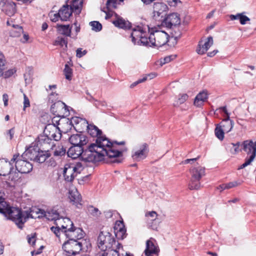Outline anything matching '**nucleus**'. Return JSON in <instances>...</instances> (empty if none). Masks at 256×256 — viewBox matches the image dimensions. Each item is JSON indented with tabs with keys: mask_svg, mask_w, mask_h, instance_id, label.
Returning <instances> with one entry per match:
<instances>
[{
	"mask_svg": "<svg viewBox=\"0 0 256 256\" xmlns=\"http://www.w3.org/2000/svg\"><path fill=\"white\" fill-rule=\"evenodd\" d=\"M122 152L116 150L114 145H89L82 155V159L85 162H96L104 160L105 156L108 158L122 156Z\"/></svg>",
	"mask_w": 256,
	"mask_h": 256,
	"instance_id": "f257e3e1",
	"label": "nucleus"
},
{
	"mask_svg": "<svg viewBox=\"0 0 256 256\" xmlns=\"http://www.w3.org/2000/svg\"><path fill=\"white\" fill-rule=\"evenodd\" d=\"M32 210L33 208H32L28 210L22 211L18 208L12 207L7 210V213L9 219L14 222L18 226L22 229L24 224L29 218H36V216L32 212Z\"/></svg>",
	"mask_w": 256,
	"mask_h": 256,
	"instance_id": "f03ea898",
	"label": "nucleus"
},
{
	"mask_svg": "<svg viewBox=\"0 0 256 256\" xmlns=\"http://www.w3.org/2000/svg\"><path fill=\"white\" fill-rule=\"evenodd\" d=\"M148 44L147 46L160 47L168 42V36L165 32L152 29L149 30Z\"/></svg>",
	"mask_w": 256,
	"mask_h": 256,
	"instance_id": "7ed1b4c3",
	"label": "nucleus"
},
{
	"mask_svg": "<svg viewBox=\"0 0 256 256\" xmlns=\"http://www.w3.org/2000/svg\"><path fill=\"white\" fill-rule=\"evenodd\" d=\"M24 153L31 160L39 163H42L50 156L46 151L40 150L38 145H30L26 148Z\"/></svg>",
	"mask_w": 256,
	"mask_h": 256,
	"instance_id": "20e7f679",
	"label": "nucleus"
},
{
	"mask_svg": "<svg viewBox=\"0 0 256 256\" xmlns=\"http://www.w3.org/2000/svg\"><path fill=\"white\" fill-rule=\"evenodd\" d=\"M150 30L148 26L142 27L138 26L132 29L131 33L132 41L134 44H142L147 46L148 44V36L146 33V30Z\"/></svg>",
	"mask_w": 256,
	"mask_h": 256,
	"instance_id": "39448f33",
	"label": "nucleus"
},
{
	"mask_svg": "<svg viewBox=\"0 0 256 256\" xmlns=\"http://www.w3.org/2000/svg\"><path fill=\"white\" fill-rule=\"evenodd\" d=\"M84 168L80 162L68 163L64 166L63 175L64 180L68 182H72L78 174H80Z\"/></svg>",
	"mask_w": 256,
	"mask_h": 256,
	"instance_id": "423d86ee",
	"label": "nucleus"
},
{
	"mask_svg": "<svg viewBox=\"0 0 256 256\" xmlns=\"http://www.w3.org/2000/svg\"><path fill=\"white\" fill-rule=\"evenodd\" d=\"M54 224L56 226H52L50 230L58 238H60L61 235L64 234L65 230L70 229L74 224L72 221L69 218H63L62 214L56 220Z\"/></svg>",
	"mask_w": 256,
	"mask_h": 256,
	"instance_id": "0eeeda50",
	"label": "nucleus"
},
{
	"mask_svg": "<svg viewBox=\"0 0 256 256\" xmlns=\"http://www.w3.org/2000/svg\"><path fill=\"white\" fill-rule=\"evenodd\" d=\"M86 130L88 133L92 137H96V144H102L104 142H106V144H125L126 142L124 141L120 142L110 141L105 135L102 134V131L100 130L94 124H90Z\"/></svg>",
	"mask_w": 256,
	"mask_h": 256,
	"instance_id": "6e6552de",
	"label": "nucleus"
},
{
	"mask_svg": "<svg viewBox=\"0 0 256 256\" xmlns=\"http://www.w3.org/2000/svg\"><path fill=\"white\" fill-rule=\"evenodd\" d=\"M62 212V208H59L58 206L54 207L50 210L46 212L36 208H33V210H32V212L36 216V218H41L45 217L48 220H54L55 222L60 216Z\"/></svg>",
	"mask_w": 256,
	"mask_h": 256,
	"instance_id": "1a4fd4ad",
	"label": "nucleus"
},
{
	"mask_svg": "<svg viewBox=\"0 0 256 256\" xmlns=\"http://www.w3.org/2000/svg\"><path fill=\"white\" fill-rule=\"evenodd\" d=\"M98 248L104 252H106V251L108 249L110 250V248L112 245L115 243V240L112 236V234L107 231H102L99 234L98 238Z\"/></svg>",
	"mask_w": 256,
	"mask_h": 256,
	"instance_id": "9d476101",
	"label": "nucleus"
},
{
	"mask_svg": "<svg viewBox=\"0 0 256 256\" xmlns=\"http://www.w3.org/2000/svg\"><path fill=\"white\" fill-rule=\"evenodd\" d=\"M12 161L15 164L16 170L22 174H28L32 170V165L29 162L22 160L20 154H15L12 158Z\"/></svg>",
	"mask_w": 256,
	"mask_h": 256,
	"instance_id": "9b49d317",
	"label": "nucleus"
},
{
	"mask_svg": "<svg viewBox=\"0 0 256 256\" xmlns=\"http://www.w3.org/2000/svg\"><path fill=\"white\" fill-rule=\"evenodd\" d=\"M50 111L58 117L64 118L70 114L68 107L60 100H57L51 106Z\"/></svg>",
	"mask_w": 256,
	"mask_h": 256,
	"instance_id": "f8f14e48",
	"label": "nucleus"
},
{
	"mask_svg": "<svg viewBox=\"0 0 256 256\" xmlns=\"http://www.w3.org/2000/svg\"><path fill=\"white\" fill-rule=\"evenodd\" d=\"M62 248L68 254L75 255L82 250V243L77 240H68L62 244Z\"/></svg>",
	"mask_w": 256,
	"mask_h": 256,
	"instance_id": "ddd939ff",
	"label": "nucleus"
},
{
	"mask_svg": "<svg viewBox=\"0 0 256 256\" xmlns=\"http://www.w3.org/2000/svg\"><path fill=\"white\" fill-rule=\"evenodd\" d=\"M148 152V145H138L132 150V157L134 161L140 162L146 158Z\"/></svg>",
	"mask_w": 256,
	"mask_h": 256,
	"instance_id": "4468645a",
	"label": "nucleus"
},
{
	"mask_svg": "<svg viewBox=\"0 0 256 256\" xmlns=\"http://www.w3.org/2000/svg\"><path fill=\"white\" fill-rule=\"evenodd\" d=\"M84 233L82 228H76L73 224L72 228L65 230L64 234L62 235L68 240H79L84 238Z\"/></svg>",
	"mask_w": 256,
	"mask_h": 256,
	"instance_id": "2eb2a0df",
	"label": "nucleus"
},
{
	"mask_svg": "<svg viewBox=\"0 0 256 256\" xmlns=\"http://www.w3.org/2000/svg\"><path fill=\"white\" fill-rule=\"evenodd\" d=\"M168 10L167 6L161 2L154 3V5L153 17L156 20L162 22L166 16Z\"/></svg>",
	"mask_w": 256,
	"mask_h": 256,
	"instance_id": "dca6fc26",
	"label": "nucleus"
},
{
	"mask_svg": "<svg viewBox=\"0 0 256 256\" xmlns=\"http://www.w3.org/2000/svg\"><path fill=\"white\" fill-rule=\"evenodd\" d=\"M162 22L166 28H172L180 24V19L177 13H172L164 18Z\"/></svg>",
	"mask_w": 256,
	"mask_h": 256,
	"instance_id": "f3484780",
	"label": "nucleus"
},
{
	"mask_svg": "<svg viewBox=\"0 0 256 256\" xmlns=\"http://www.w3.org/2000/svg\"><path fill=\"white\" fill-rule=\"evenodd\" d=\"M14 162L12 161L4 160H0V176H6L7 175H11V172L13 170ZM9 178H10V176Z\"/></svg>",
	"mask_w": 256,
	"mask_h": 256,
	"instance_id": "a211bd4d",
	"label": "nucleus"
},
{
	"mask_svg": "<svg viewBox=\"0 0 256 256\" xmlns=\"http://www.w3.org/2000/svg\"><path fill=\"white\" fill-rule=\"evenodd\" d=\"M84 145H72L67 152L68 156L72 159H76L80 156L82 158V155L84 151L82 147Z\"/></svg>",
	"mask_w": 256,
	"mask_h": 256,
	"instance_id": "6ab92c4d",
	"label": "nucleus"
},
{
	"mask_svg": "<svg viewBox=\"0 0 256 256\" xmlns=\"http://www.w3.org/2000/svg\"><path fill=\"white\" fill-rule=\"evenodd\" d=\"M81 118H82L78 116L72 117L70 120L66 118L64 120L65 122H63V120L60 121L58 124L62 128L64 126H66V130L68 129H71L72 126L75 129V127L76 126V124H78Z\"/></svg>",
	"mask_w": 256,
	"mask_h": 256,
	"instance_id": "aec40b11",
	"label": "nucleus"
},
{
	"mask_svg": "<svg viewBox=\"0 0 256 256\" xmlns=\"http://www.w3.org/2000/svg\"><path fill=\"white\" fill-rule=\"evenodd\" d=\"M101 256H130L126 252L124 253L122 246L118 243L116 250H110L108 252H103Z\"/></svg>",
	"mask_w": 256,
	"mask_h": 256,
	"instance_id": "412c9836",
	"label": "nucleus"
},
{
	"mask_svg": "<svg viewBox=\"0 0 256 256\" xmlns=\"http://www.w3.org/2000/svg\"><path fill=\"white\" fill-rule=\"evenodd\" d=\"M154 240L150 238L146 242V248L144 250V254H156L158 255L160 250L158 246L154 244Z\"/></svg>",
	"mask_w": 256,
	"mask_h": 256,
	"instance_id": "4be33fe9",
	"label": "nucleus"
},
{
	"mask_svg": "<svg viewBox=\"0 0 256 256\" xmlns=\"http://www.w3.org/2000/svg\"><path fill=\"white\" fill-rule=\"evenodd\" d=\"M2 3L4 4L2 10L10 16H13L16 12V5L14 2L7 0H2Z\"/></svg>",
	"mask_w": 256,
	"mask_h": 256,
	"instance_id": "5701e85b",
	"label": "nucleus"
},
{
	"mask_svg": "<svg viewBox=\"0 0 256 256\" xmlns=\"http://www.w3.org/2000/svg\"><path fill=\"white\" fill-rule=\"evenodd\" d=\"M68 197L70 202L72 204L76 205L78 208H79L78 205H82L80 203L82 197L76 189L74 188L70 190Z\"/></svg>",
	"mask_w": 256,
	"mask_h": 256,
	"instance_id": "b1692460",
	"label": "nucleus"
},
{
	"mask_svg": "<svg viewBox=\"0 0 256 256\" xmlns=\"http://www.w3.org/2000/svg\"><path fill=\"white\" fill-rule=\"evenodd\" d=\"M191 178L193 180H200L205 174V168L202 166H198L190 169Z\"/></svg>",
	"mask_w": 256,
	"mask_h": 256,
	"instance_id": "393cba45",
	"label": "nucleus"
},
{
	"mask_svg": "<svg viewBox=\"0 0 256 256\" xmlns=\"http://www.w3.org/2000/svg\"><path fill=\"white\" fill-rule=\"evenodd\" d=\"M72 10L69 7L68 5H64L58 10L60 18L62 21H66L72 16Z\"/></svg>",
	"mask_w": 256,
	"mask_h": 256,
	"instance_id": "a878e982",
	"label": "nucleus"
},
{
	"mask_svg": "<svg viewBox=\"0 0 256 256\" xmlns=\"http://www.w3.org/2000/svg\"><path fill=\"white\" fill-rule=\"evenodd\" d=\"M202 42H200L198 46L196 49V52L199 54H204L208 48L213 44L214 41L212 36H209L207 38L206 42L204 44H201Z\"/></svg>",
	"mask_w": 256,
	"mask_h": 256,
	"instance_id": "bb28decb",
	"label": "nucleus"
},
{
	"mask_svg": "<svg viewBox=\"0 0 256 256\" xmlns=\"http://www.w3.org/2000/svg\"><path fill=\"white\" fill-rule=\"evenodd\" d=\"M114 233L118 239L123 240L126 236V229L124 228V223L119 222L114 226Z\"/></svg>",
	"mask_w": 256,
	"mask_h": 256,
	"instance_id": "cd10ccee",
	"label": "nucleus"
},
{
	"mask_svg": "<svg viewBox=\"0 0 256 256\" xmlns=\"http://www.w3.org/2000/svg\"><path fill=\"white\" fill-rule=\"evenodd\" d=\"M70 144H86V136L83 134L71 136L69 138Z\"/></svg>",
	"mask_w": 256,
	"mask_h": 256,
	"instance_id": "c85d7f7f",
	"label": "nucleus"
},
{
	"mask_svg": "<svg viewBox=\"0 0 256 256\" xmlns=\"http://www.w3.org/2000/svg\"><path fill=\"white\" fill-rule=\"evenodd\" d=\"M157 214L154 211H152L146 213L145 216L146 218V222L148 226L152 229L154 230L156 226L152 224L154 221L156 219Z\"/></svg>",
	"mask_w": 256,
	"mask_h": 256,
	"instance_id": "c756f323",
	"label": "nucleus"
},
{
	"mask_svg": "<svg viewBox=\"0 0 256 256\" xmlns=\"http://www.w3.org/2000/svg\"><path fill=\"white\" fill-rule=\"evenodd\" d=\"M105 2V8L108 12H112L117 8L118 5L123 2V0H103Z\"/></svg>",
	"mask_w": 256,
	"mask_h": 256,
	"instance_id": "7c9ffc66",
	"label": "nucleus"
},
{
	"mask_svg": "<svg viewBox=\"0 0 256 256\" xmlns=\"http://www.w3.org/2000/svg\"><path fill=\"white\" fill-rule=\"evenodd\" d=\"M234 124V122L230 120V116H228V118H226L221 122L220 126H219L221 127L223 130L227 133L230 132Z\"/></svg>",
	"mask_w": 256,
	"mask_h": 256,
	"instance_id": "2f4dec72",
	"label": "nucleus"
},
{
	"mask_svg": "<svg viewBox=\"0 0 256 256\" xmlns=\"http://www.w3.org/2000/svg\"><path fill=\"white\" fill-rule=\"evenodd\" d=\"M83 0H72L70 8L74 14H79L82 10Z\"/></svg>",
	"mask_w": 256,
	"mask_h": 256,
	"instance_id": "473e14b6",
	"label": "nucleus"
},
{
	"mask_svg": "<svg viewBox=\"0 0 256 256\" xmlns=\"http://www.w3.org/2000/svg\"><path fill=\"white\" fill-rule=\"evenodd\" d=\"M243 146V150L249 156L248 158L253 157V160L256 156V145H241Z\"/></svg>",
	"mask_w": 256,
	"mask_h": 256,
	"instance_id": "72a5a7b5",
	"label": "nucleus"
},
{
	"mask_svg": "<svg viewBox=\"0 0 256 256\" xmlns=\"http://www.w3.org/2000/svg\"><path fill=\"white\" fill-rule=\"evenodd\" d=\"M207 98L208 96L206 92H200L196 97L194 100V104L196 106H200Z\"/></svg>",
	"mask_w": 256,
	"mask_h": 256,
	"instance_id": "f704fd0d",
	"label": "nucleus"
},
{
	"mask_svg": "<svg viewBox=\"0 0 256 256\" xmlns=\"http://www.w3.org/2000/svg\"><path fill=\"white\" fill-rule=\"evenodd\" d=\"M113 23L116 26L123 29H128L130 27V22L122 18H118L116 20L114 21Z\"/></svg>",
	"mask_w": 256,
	"mask_h": 256,
	"instance_id": "c9c22d12",
	"label": "nucleus"
},
{
	"mask_svg": "<svg viewBox=\"0 0 256 256\" xmlns=\"http://www.w3.org/2000/svg\"><path fill=\"white\" fill-rule=\"evenodd\" d=\"M52 148L54 150V154L55 156H62L66 152V148L62 145H52Z\"/></svg>",
	"mask_w": 256,
	"mask_h": 256,
	"instance_id": "e433bc0d",
	"label": "nucleus"
},
{
	"mask_svg": "<svg viewBox=\"0 0 256 256\" xmlns=\"http://www.w3.org/2000/svg\"><path fill=\"white\" fill-rule=\"evenodd\" d=\"M59 32L66 36H70L71 34L72 27L70 25H59L58 26Z\"/></svg>",
	"mask_w": 256,
	"mask_h": 256,
	"instance_id": "4c0bfd02",
	"label": "nucleus"
},
{
	"mask_svg": "<svg viewBox=\"0 0 256 256\" xmlns=\"http://www.w3.org/2000/svg\"><path fill=\"white\" fill-rule=\"evenodd\" d=\"M52 139L45 134H40L38 136L35 140L36 144H50Z\"/></svg>",
	"mask_w": 256,
	"mask_h": 256,
	"instance_id": "58836bf2",
	"label": "nucleus"
},
{
	"mask_svg": "<svg viewBox=\"0 0 256 256\" xmlns=\"http://www.w3.org/2000/svg\"><path fill=\"white\" fill-rule=\"evenodd\" d=\"M89 126L87 120L82 118L78 124H76V126L75 127V130L79 132H82L84 130H86Z\"/></svg>",
	"mask_w": 256,
	"mask_h": 256,
	"instance_id": "ea45409f",
	"label": "nucleus"
},
{
	"mask_svg": "<svg viewBox=\"0 0 256 256\" xmlns=\"http://www.w3.org/2000/svg\"><path fill=\"white\" fill-rule=\"evenodd\" d=\"M230 18L232 20H239L242 24H245L248 21H250V19L242 14H238L236 15H232Z\"/></svg>",
	"mask_w": 256,
	"mask_h": 256,
	"instance_id": "a19ab883",
	"label": "nucleus"
},
{
	"mask_svg": "<svg viewBox=\"0 0 256 256\" xmlns=\"http://www.w3.org/2000/svg\"><path fill=\"white\" fill-rule=\"evenodd\" d=\"M14 29L10 31V35L14 37L19 36L23 32V29L22 26L18 25H13Z\"/></svg>",
	"mask_w": 256,
	"mask_h": 256,
	"instance_id": "79ce46f5",
	"label": "nucleus"
},
{
	"mask_svg": "<svg viewBox=\"0 0 256 256\" xmlns=\"http://www.w3.org/2000/svg\"><path fill=\"white\" fill-rule=\"evenodd\" d=\"M200 180H193L191 178L188 184V188L191 190H197L200 188Z\"/></svg>",
	"mask_w": 256,
	"mask_h": 256,
	"instance_id": "37998d69",
	"label": "nucleus"
},
{
	"mask_svg": "<svg viewBox=\"0 0 256 256\" xmlns=\"http://www.w3.org/2000/svg\"><path fill=\"white\" fill-rule=\"evenodd\" d=\"M54 44L55 46H60L61 47H63L64 46L65 48H66L68 46V41L67 40L64 38L58 37L54 41Z\"/></svg>",
	"mask_w": 256,
	"mask_h": 256,
	"instance_id": "c03bdc74",
	"label": "nucleus"
},
{
	"mask_svg": "<svg viewBox=\"0 0 256 256\" xmlns=\"http://www.w3.org/2000/svg\"><path fill=\"white\" fill-rule=\"evenodd\" d=\"M188 96L186 94H180L178 100L175 102L174 106H178L179 105L184 103L188 100Z\"/></svg>",
	"mask_w": 256,
	"mask_h": 256,
	"instance_id": "a18cd8bd",
	"label": "nucleus"
},
{
	"mask_svg": "<svg viewBox=\"0 0 256 256\" xmlns=\"http://www.w3.org/2000/svg\"><path fill=\"white\" fill-rule=\"evenodd\" d=\"M64 73L66 80H71L72 75V70L67 64L65 65Z\"/></svg>",
	"mask_w": 256,
	"mask_h": 256,
	"instance_id": "49530a36",
	"label": "nucleus"
},
{
	"mask_svg": "<svg viewBox=\"0 0 256 256\" xmlns=\"http://www.w3.org/2000/svg\"><path fill=\"white\" fill-rule=\"evenodd\" d=\"M225 132H226L224 130H223L222 128L219 126H216L214 130L216 136L220 140L224 139V134Z\"/></svg>",
	"mask_w": 256,
	"mask_h": 256,
	"instance_id": "de8ad7c7",
	"label": "nucleus"
},
{
	"mask_svg": "<svg viewBox=\"0 0 256 256\" xmlns=\"http://www.w3.org/2000/svg\"><path fill=\"white\" fill-rule=\"evenodd\" d=\"M88 211L90 214L94 216H98L101 214V212L98 208H94L92 206H88Z\"/></svg>",
	"mask_w": 256,
	"mask_h": 256,
	"instance_id": "09e8293b",
	"label": "nucleus"
},
{
	"mask_svg": "<svg viewBox=\"0 0 256 256\" xmlns=\"http://www.w3.org/2000/svg\"><path fill=\"white\" fill-rule=\"evenodd\" d=\"M240 145H228L226 148L227 150L230 152L232 154H236L240 152L242 148H240Z\"/></svg>",
	"mask_w": 256,
	"mask_h": 256,
	"instance_id": "8fccbe9b",
	"label": "nucleus"
},
{
	"mask_svg": "<svg viewBox=\"0 0 256 256\" xmlns=\"http://www.w3.org/2000/svg\"><path fill=\"white\" fill-rule=\"evenodd\" d=\"M90 24L92 26V30L96 32H99L102 28V24L97 21L92 22L90 23Z\"/></svg>",
	"mask_w": 256,
	"mask_h": 256,
	"instance_id": "3c124183",
	"label": "nucleus"
},
{
	"mask_svg": "<svg viewBox=\"0 0 256 256\" xmlns=\"http://www.w3.org/2000/svg\"><path fill=\"white\" fill-rule=\"evenodd\" d=\"M24 107H23V110H25L26 108H28L30 106V102L28 98V96L26 95V94H24Z\"/></svg>",
	"mask_w": 256,
	"mask_h": 256,
	"instance_id": "603ef678",
	"label": "nucleus"
},
{
	"mask_svg": "<svg viewBox=\"0 0 256 256\" xmlns=\"http://www.w3.org/2000/svg\"><path fill=\"white\" fill-rule=\"evenodd\" d=\"M253 157H252V158H246V161L245 162L242 164L238 168V170H240V169H242L243 168H244L245 167H246V166H248V165H249L251 162H252L253 161Z\"/></svg>",
	"mask_w": 256,
	"mask_h": 256,
	"instance_id": "864d4df0",
	"label": "nucleus"
},
{
	"mask_svg": "<svg viewBox=\"0 0 256 256\" xmlns=\"http://www.w3.org/2000/svg\"><path fill=\"white\" fill-rule=\"evenodd\" d=\"M253 157H252V158H246V161L245 162L242 164L238 168V170H240V169H242L243 168H244L245 167H246V166H248V165H249L251 162H252L253 161Z\"/></svg>",
	"mask_w": 256,
	"mask_h": 256,
	"instance_id": "5fc2aeb1",
	"label": "nucleus"
},
{
	"mask_svg": "<svg viewBox=\"0 0 256 256\" xmlns=\"http://www.w3.org/2000/svg\"><path fill=\"white\" fill-rule=\"evenodd\" d=\"M176 58V56H169L165 57L161 61V64H164L166 63L170 62Z\"/></svg>",
	"mask_w": 256,
	"mask_h": 256,
	"instance_id": "6e6d98bb",
	"label": "nucleus"
},
{
	"mask_svg": "<svg viewBox=\"0 0 256 256\" xmlns=\"http://www.w3.org/2000/svg\"><path fill=\"white\" fill-rule=\"evenodd\" d=\"M76 56L80 58L84 56L87 53V51L86 50L82 51V48H78L76 50Z\"/></svg>",
	"mask_w": 256,
	"mask_h": 256,
	"instance_id": "4d7b16f0",
	"label": "nucleus"
},
{
	"mask_svg": "<svg viewBox=\"0 0 256 256\" xmlns=\"http://www.w3.org/2000/svg\"><path fill=\"white\" fill-rule=\"evenodd\" d=\"M58 99V94L56 92H52L49 96L48 101L51 102L52 103L54 100H56Z\"/></svg>",
	"mask_w": 256,
	"mask_h": 256,
	"instance_id": "13d9d810",
	"label": "nucleus"
},
{
	"mask_svg": "<svg viewBox=\"0 0 256 256\" xmlns=\"http://www.w3.org/2000/svg\"><path fill=\"white\" fill-rule=\"evenodd\" d=\"M16 70L14 69H10L6 71L3 74L5 78H8L11 76L14 72Z\"/></svg>",
	"mask_w": 256,
	"mask_h": 256,
	"instance_id": "bf43d9fd",
	"label": "nucleus"
},
{
	"mask_svg": "<svg viewBox=\"0 0 256 256\" xmlns=\"http://www.w3.org/2000/svg\"><path fill=\"white\" fill-rule=\"evenodd\" d=\"M168 2L170 6L174 7L177 6L178 4H181L180 0H169Z\"/></svg>",
	"mask_w": 256,
	"mask_h": 256,
	"instance_id": "052dcab7",
	"label": "nucleus"
},
{
	"mask_svg": "<svg viewBox=\"0 0 256 256\" xmlns=\"http://www.w3.org/2000/svg\"><path fill=\"white\" fill-rule=\"evenodd\" d=\"M28 241L30 244H31L32 246H34L36 242L35 234L32 236L30 237L29 236H28Z\"/></svg>",
	"mask_w": 256,
	"mask_h": 256,
	"instance_id": "680f3d73",
	"label": "nucleus"
},
{
	"mask_svg": "<svg viewBox=\"0 0 256 256\" xmlns=\"http://www.w3.org/2000/svg\"><path fill=\"white\" fill-rule=\"evenodd\" d=\"M146 79H147V77L144 76L142 78L138 80L137 81L134 82L133 84H132L130 85V88H133L134 86H136V85H137L138 84L144 82L145 80H146Z\"/></svg>",
	"mask_w": 256,
	"mask_h": 256,
	"instance_id": "e2e57ef3",
	"label": "nucleus"
},
{
	"mask_svg": "<svg viewBox=\"0 0 256 256\" xmlns=\"http://www.w3.org/2000/svg\"><path fill=\"white\" fill-rule=\"evenodd\" d=\"M102 10L106 14V19L110 18L112 16L113 11L108 12L106 9V8L105 7H104L102 9Z\"/></svg>",
	"mask_w": 256,
	"mask_h": 256,
	"instance_id": "0e129e2a",
	"label": "nucleus"
},
{
	"mask_svg": "<svg viewBox=\"0 0 256 256\" xmlns=\"http://www.w3.org/2000/svg\"><path fill=\"white\" fill-rule=\"evenodd\" d=\"M90 176L88 175L84 177H82L81 179L78 180V183L80 184H84V182H87L89 180Z\"/></svg>",
	"mask_w": 256,
	"mask_h": 256,
	"instance_id": "69168bd1",
	"label": "nucleus"
},
{
	"mask_svg": "<svg viewBox=\"0 0 256 256\" xmlns=\"http://www.w3.org/2000/svg\"><path fill=\"white\" fill-rule=\"evenodd\" d=\"M2 100L4 103V106H7L8 104V96L6 94H4L2 96Z\"/></svg>",
	"mask_w": 256,
	"mask_h": 256,
	"instance_id": "338daca9",
	"label": "nucleus"
},
{
	"mask_svg": "<svg viewBox=\"0 0 256 256\" xmlns=\"http://www.w3.org/2000/svg\"><path fill=\"white\" fill-rule=\"evenodd\" d=\"M226 184V186H225L224 188H227V189H228L236 186L237 185V182H233Z\"/></svg>",
	"mask_w": 256,
	"mask_h": 256,
	"instance_id": "774afa93",
	"label": "nucleus"
}]
</instances>
